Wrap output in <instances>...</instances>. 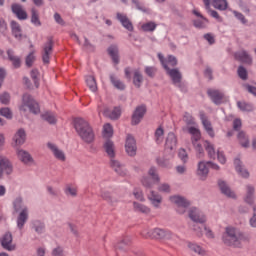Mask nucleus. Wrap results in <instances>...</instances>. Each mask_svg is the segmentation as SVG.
Here are the masks:
<instances>
[{
	"mask_svg": "<svg viewBox=\"0 0 256 256\" xmlns=\"http://www.w3.org/2000/svg\"><path fill=\"white\" fill-rule=\"evenodd\" d=\"M31 23L35 25V27H41V20H39V13L35 8L31 9Z\"/></svg>",
	"mask_w": 256,
	"mask_h": 256,
	"instance_id": "obj_46",
	"label": "nucleus"
},
{
	"mask_svg": "<svg viewBox=\"0 0 256 256\" xmlns=\"http://www.w3.org/2000/svg\"><path fill=\"white\" fill-rule=\"evenodd\" d=\"M15 213H18L16 218V225L19 231H23L27 221H29V207L25 205L23 196L16 197L12 202Z\"/></svg>",
	"mask_w": 256,
	"mask_h": 256,
	"instance_id": "obj_2",
	"label": "nucleus"
},
{
	"mask_svg": "<svg viewBox=\"0 0 256 256\" xmlns=\"http://www.w3.org/2000/svg\"><path fill=\"white\" fill-rule=\"evenodd\" d=\"M128 245H131V238L125 237L116 247L117 249H120V251H125V247H128Z\"/></svg>",
	"mask_w": 256,
	"mask_h": 256,
	"instance_id": "obj_60",
	"label": "nucleus"
},
{
	"mask_svg": "<svg viewBox=\"0 0 256 256\" xmlns=\"http://www.w3.org/2000/svg\"><path fill=\"white\" fill-rule=\"evenodd\" d=\"M33 63H35V53L30 52L25 59V65L26 67H33Z\"/></svg>",
	"mask_w": 256,
	"mask_h": 256,
	"instance_id": "obj_64",
	"label": "nucleus"
},
{
	"mask_svg": "<svg viewBox=\"0 0 256 256\" xmlns=\"http://www.w3.org/2000/svg\"><path fill=\"white\" fill-rule=\"evenodd\" d=\"M110 167L117 173V175H120L121 177H125L127 175V170L125 169V165L123 163L119 162V160L114 158H110Z\"/></svg>",
	"mask_w": 256,
	"mask_h": 256,
	"instance_id": "obj_19",
	"label": "nucleus"
},
{
	"mask_svg": "<svg viewBox=\"0 0 256 256\" xmlns=\"http://www.w3.org/2000/svg\"><path fill=\"white\" fill-rule=\"evenodd\" d=\"M30 77L34 81L35 87L39 88V70L37 69L31 70Z\"/></svg>",
	"mask_w": 256,
	"mask_h": 256,
	"instance_id": "obj_62",
	"label": "nucleus"
},
{
	"mask_svg": "<svg viewBox=\"0 0 256 256\" xmlns=\"http://www.w3.org/2000/svg\"><path fill=\"white\" fill-rule=\"evenodd\" d=\"M10 27H11L13 37H15L17 41H22L23 37L25 36L23 35V30L21 29V25L17 21L12 20L10 22Z\"/></svg>",
	"mask_w": 256,
	"mask_h": 256,
	"instance_id": "obj_22",
	"label": "nucleus"
},
{
	"mask_svg": "<svg viewBox=\"0 0 256 256\" xmlns=\"http://www.w3.org/2000/svg\"><path fill=\"white\" fill-rule=\"evenodd\" d=\"M222 241L228 247H241V242L249 241V236L234 227H226L225 233L222 235Z\"/></svg>",
	"mask_w": 256,
	"mask_h": 256,
	"instance_id": "obj_3",
	"label": "nucleus"
},
{
	"mask_svg": "<svg viewBox=\"0 0 256 256\" xmlns=\"http://www.w3.org/2000/svg\"><path fill=\"white\" fill-rule=\"evenodd\" d=\"M11 10L14 15H16L17 19L19 21H25L28 17L27 11L23 9V6L21 4L14 3L11 5Z\"/></svg>",
	"mask_w": 256,
	"mask_h": 256,
	"instance_id": "obj_21",
	"label": "nucleus"
},
{
	"mask_svg": "<svg viewBox=\"0 0 256 256\" xmlns=\"http://www.w3.org/2000/svg\"><path fill=\"white\" fill-rule=\"evenodd\" d=\"M103 136L106 137V139L113 137V126H111V124L104 125Z\"/></svg>",
	"mask_w": 256,
	"mask_h": 256,
	"instance_id": "obj_56",
	"label": "nucleus"
},
{
	"mask_svg": "<svg viewBox=\"0 0 256 256\" xmlns=\"http://www.w3.org/2000/svg\"><path fill=\"white\" fill-rule=\"evenodd\" d=\"M85 81L90 91L95 93V91H97V80H95V76H92V75L86 76Z\"/></svg>",
	"mask_w": 256,
	"mask_h": 256,
	"instance_id": "obj_43",
	"label": "nucleus"
},
{
	"mask_svg": "<svg viewBox=\"0 0 256 256\" xmlns=\"http://www.w3.org/2000/svg\"><path fill=\"white\" fill-rule=\"evenodd\" d=\"M170 201H171V203H174V205H177V207H178L177 211L180 214L185 213V209H187V207H189V205H191V202H189V200H187L183 196H171Z\"/></svg>",
	"mask_w": 256,
	"mask_h": 256,
	"instance_id": "obj_8",
	"label": "nucleus"
},
{
	"mask_svg": "<svg viewBox=\"0 0 256 256\" xmlns=\"http://www.w3.org/2000/svg\"><path fill=\"white\" fill-rule=\"evenodd\" d=\"M147 113V106L145 105H140L136 107L132 114V120L131 124L132 125H139L141 121L143 120V117H145V114Z\"/></svg>",
	"mask_w": 256,
	"mask_h": 256,
	"instance_id": "obj_10",
	"label": "nucleus"
},
{
	"mask_svg": "<svg viewBox=\"0 0 256 256\" xmlns=\"http://www.w3.org/2000/svg\"><path fill=\"white\" fill-rule=\"evenodd\" d=\"M7 55L9 61H11L12 66L14 69H20L21 68V57L15 55V51L13 49L7 50Z\"/></svg>",
	"mask_w": 256,
	"mask_h": 256,
	"instance_id": "obj_29",
	"label": "nucleus"
},
{
	"mask_svg": "<svg viewBox=\"0 0 256 256\" xmlns=\"http://www.w3.org/2000/svg\"><path fill=\"white\" fill-rule=\"evenodd\" d=\"M105 117H108L109 119H112L113 121H116V119H119L121 117V108L114 107L113 110L106 108L103 112Z\"/></svg>",
	"mask_w": 256,
	"mask_h": 256,
	"instance_id": "obj_30",
	"label": "nucleus"
},
{
	"mask_svg": "<svg viewBox=\"0 0 256 256\" xmlns=\"http://www.w3.org/2000/svg\"><path fill=\"white\" fill-rule=\"evenodd\" d=\"M231 12L233 13L234 17L240 21V23H242V25H247L248 20L247 18H245V15H243V13L237 11V10H231Z\"/></svg>",
	"mask_w": 256,
	"mask_h": 256,
	"instance_id": "obj_52",
	"label": "nucleus"
},
{
	"mask_svg": "<svg viewBox=\"0 0 256 256\" xmlns=\"http://www.w3.org/2000/svg\"><path fill=\"white\" fill-rule=\"evenodd\" d=\"M108 54L110 55L113 63H115V65H119V48H117V46H110L108 48Z\"/></svg>",
	"mask_w": 256,
	"mask_h": 256,
	"instance_id": "obj_38",
	"label": "nucleus"
},
{
	"mask_svg": "<svg viewBox=\"0 0 256 256\" xmlns=\"http://www.w3.org/2000/svg\"><path fill=\"white\" fill-rule=\"evenodd\" d=\"M133 83L137 89L141 87V83H143V75L139 70L134 71Z\"/></svg>",
	"mask_w": 256,
	"mask_h": 256,
	"instance_id": "obj_47",
	"label": "nucleus"
},
{
	"mask_svg": "<svg viewBox=\"0 0 256 256\" xmlns=\"http://www.w3.org/2000/svg\"><path fill=\"white\" fill-rule=\"evenodd\" d=\"M177 151V136L173 132H169L166 141L164 153L169 156V159L175 157V152Z\"/></svg>",
	"mask_w": 256,
	"mask_h": 256,
	"instance_id": "obj_7",
	"label": "nucleus"
},
{
	"mask_svg": "<svg viewBox=\"0 0 256 256\" xmlns=\"http://www.w3.org/2000/svg\"><path fill=\"white\" fill-rule=\"evenodd\" d=\"M27 139V134L25 133V129L20 128L13 137V141L16 145H23Z\"/></svg>",
	"mask_w": 256,
	"mask_h": 256,
	"instance_id": "obj_32",
	"label": "nucleus"
},
{
	"mask_svg": "<svg viewBox=\"0 0 256 256\" xmlns=\"http://www.w3.org/2000/svg\"><path fill=\"white\" fill-rule=\"evenodd\" d=\"M31 227L38 235H42V233H45V223L41 220H33L31 222Z\"/></svg>",
	"mask_w": 256,
	"mask_h": 256,
	"instance_id": "obj_34",
	"label": "nucleus"
},
{
	"mask_svg": "<svg viewBox=\"0 0 256 256\" xmlns=\"http://www.w3.org/2000/svg\"><path fill=\"white\" fill-rule=\"evenodd\" d=\"M0 103L2 105H9L11 103V94L9 92H2L0 94Z\"/></svg>",
	"mask_w": 256,
	"mask_h": 256,
	"instance_id": "obj_55",
	"label": "nucleus"
},
{
	"mask_svg": "<svg viewBox=\"0 0 256 256\" xmlns=\"http://www.w3.org/2000/svg\"><path fill=\"white\" fill-rule=\"evenodd\" d=\"M158 59L161 65L163 66V68L165 69L167 75H169L173 85H175V87H178L179 89H181V91H183V84L181 83V80L183 79V75L181 74L179 69L169 68V66L167 65V62H165V56H163V54L161 53H158Z\"/></svg>",
	"mask_w": 256,
	"mask_h": 256,
	"instance_id": "obj_4",
	"label": "nucleus"
},
{
	"mask_svg": "<svg viewBox=\"0 0 256 256\" xmlns=\"http://www.w3.org/2000/svg\"><path fill=\"white\" fill-rule=\"evenodd\" d=\"M47 147L53 153L55 159H58V161H65V159H66L65 152H63V150L59 149V147H57V145H55L51 142H48Z\"/></svg>",
	"mask_w": 256,
	"mask_h": 256,
	"instance_id": "obj_24",
	"label": "nucleus"
},
{
	"mask_svg": "<svg viewBox=\"0 0 256 256\" xmlns=\"http://www.w3.org/2000/svg\"><path fill=\"white\" fill-rule=\"evenodd\" d=\"M189 218L191 219V221H194L195 223H199L200 225H203V223L207 221L205 214H203V212H201L197 208H191L189 210Z\"/></svg>",
	"mask_w": 256,
	"mask_h": 256,
	"instance_id": "obj_17",
	"label": "nucleus"
},
{
	"mask_svg": "<svg viewBox=\"0 0 256 256\" xmlns=\"http://www.w3.org/2000/svg\"><path fill=\"white\" fill-rule=\"evenodd\" d=\"M245 203L253 205L255 203V186L252 184L246 185V195L244 198Z\"/></svg>",
	"mask_w": 256,
	"mask_h": 256,
	"instance_id": "obj_26",
	"label": "nucleus"
},
{
	"mask_svg": "<svg viewBox=\"0 0 256 256\" xmlns=\"http://www.w3.org/2000/svg\"><path fill=\"white\" fill-rule=\"evenodd\" d=\"M212 5L218 11H227L229 2L227 0H212Z\"/></svg>",
	"mask_w": 256,
	"mask_h": 256,
	"instance_id": "obj_37",
	"label": "nucleus"
},
{
	"mask_svg": "<svg viewBox=\"0 0 256 256\" xmlns=\"http://www.w3.org/2000/svg\"><path fill=\"white\" fill-rule=\"evenodd\" d=\"M51 53H53V38H48V41L43 46L42 52V61L45 65H48Z\"/></svg>",
	"mask_w": 256,
	"mask_h": 256,
	"instance_id": "obj_14",
	"label": "nucleus"
},
{
	"mask_svg": "<svg viewBox=\"0 0 256 256\" xmlns=\"http://www.w3.org/2000/svg\"><path fill=\"white\" fill-rule=\"evenodd\" d=\"M0 243L6 251H15V244H13V235L11 232H6L0 239Z\"/></svg>",
	"mask_w": 256,
	"mask_h": 256,
	"instance_id": "obj_15",
	"label": "nucleus"
},
{
	"mask_svg": "<svg viewBox=\"0 0 256 256\" xmlns=\"http://www.w3.org/2000/svg\"><path fill=\"white\" fill-rule=\"evenodd\" d=\"M104 149H105L108 157H110V159L115 157V144L113 143V141L107 140L104 143Z\"/></svg>",
	"mask_w": 256,
	"mask_h": 256,
	"instance_id": "obj_39",
	"label": "nucleus"
},
{
	"mask_svg": "<svg viewBox=\"0 0 256 256\" xmlns=\"http://www.w3.org/2000/svg\"><path fill=\"white\" fill-rule=\"evenodd\" d=\"M157 29V24L153 21L144 23L142 25V30L145 31L146 33H151Z\"/></svg>",
	"mask_w": 256,
	"mask_h": 256,
	"instance_id": "obj_51",
	"label": "nucleus"
},
{
	"mask_svg": "<svg viewBox=\"0 0 256 256\" xmlns=\"http://www.w3.org/2000/svg\"><path fill=\"white\" fill-rule=\"evenodd\" d=\"M234 58L240 63H246V65H251L253 63V58L249 55L247 50H240L234 53Z\"/></svg>",
	"mask_w": 256,
	"mask_h": 256,
	"instance_id": "obj_20",
	"label": "nucleus"
},
{
	"mask_svg": "<svg viewBox=\"0 0 256 256\" xmlns=\"http://www.w3.org/2000/svg\"><path fill=\"white\" fill-rule=\"evenodd\" d=\"M204 147L210 159H215V157H217V153L215 152V146L211 142L206 140L204 142Z\"/></svg>",
	"mask_w": 256,
	"mask_h": 256,
	"instance_id": "obj_40",
	"label": "nucleus"
},
{
	"mask_svg": "<svg viewBox=\"0 0 256 256\" xmlns=\"http://www.w3.org/2000/svg\"><path fill=\"white\" fill-rule=\"evenodd\" d=\"M0 169H2L6 175H11V173H13V165H11L9 158L0 156Z\"/></svg>",
	"mask_w": 256,
	"mask_h": 256,
	"instance_id": "obj_27",
	"label": "nucleus"
},
{
	"mask_svg": "<svg viewBox=\"0 0 256 256\" xmlns=\"http://www.w3.org/2000/svg\"><path fill=\"white\" fill-rule=\"evenodd\" d=\"M196 175L199 177L200 181H205L207 179L209 176V163H207V161L198 162Z\"/></svg>",
	"mask_w": 256,
	"mask_h": 256,
	"instance_id": "obj_13",
	"label": "nucleus"
},
{
	"mask_svg": "<svg viewBox=\"0 0 256 256\" xmlns=\"http://www.w3.org/2000/svg\"><path fill=\"white\" fill-rule=\"evenodd\" d=\"M142 236L145 237V239H164L166 241H173L177 237V235L173 234L171 231L163 228H154L149 231L144 230Z\"/></svg>",
	"mask_w": 256,
	"mask_h": 256,
	"instance_id": "obj_5",
	"label": "nucleus"
},
{
	"mask_svg": "<svg viewBox=\"0 0 256 256\" xmlns=\"http://www.w3.org/2000/svg\"><path fill=\"white\" fill-rule=\"evenodd\" d=\"M116 18L121 23L122 27H124V29H127V31H133V23L131 22V20H129L127 15L117 13Z\"/></svg>",
	"mask_w": 256,
	"mask_h": 256,
	"instance_id": "obj_28",
	"label": "nucleus"
},
{
	"mask_svg": "<svg viewBox=\"0 0 256 256\" xmlns=\"http://www.w3.org/2000/svg\"><path fill=\"white\" fill-rule=\"evenodd\" d=\"M147 113V106L145 105H140L136 107L132 114V120L131 124L132 125H139L141 121L143 120V117H145V114Z\"/></svg>",
	"mask_w": 256,
	"mask_h": 256,
	"instance_id": "obj_11",
	"label": "nucleus"
},
{
	"mask_svg": "<svg viewBox=\"0 0 256 256\" xmlns=\"http://www.w3.org/2000/svg\"><path fill=\"white\" fill-rule=\"evenodd\" d=\"M178 157L182 161V163H187L189 161V154H187V150H185L184 148L179 149Z\"/></svg>",
	"mask_w": 256,
	"mask_h": 256,
	"instance_id": "obj_61",
	"label": "nucleus"
},
{
	"mask_svg": "<svg viewBox=\"0 0 256 256\" xmlns=\"http://www.w3.org/2000/svg\"><path fill=\"white\" fill-rule=\"evenodd\" d=\"M27 108L29 109L30 113H33L34 115H39V113H41L39 103L33 99L31 94H24L22 96V104L20 105L19 110L25 113Z\"/></svg>",
	"mask_w": 256,
	"mask_h": 256,
	"instance_id": "obj_6",
	"label": "nucleus"
},
{
	"mask_svg": "<svg viewBox=\"0 0 256 256\" xmlns=\"http://www.w3.org/2000/svg\"><path fill=\"white\" fill-rule=\"evenodd\" d=\"M125 151L129 157H135L137 155V141L131 134H128L126 137Z\"/></svg>",
	"mask_w": 256,
	"mask_h": 256,
	"instance_id": "obj_9",
	"label": "nucleus"
},
{
	"mask_svg": "<svg viewBox=\"0 0 256 256\" xmlns=\"http://www.w3.org/2000/svg\"><path fill=\"white\" fill-rule=\"evenodd\" d=\"M148 199L152 203V205L156 208L161 205L163 201V197L161 195L153 190L150 191V194H148Z\"/></svg>",
	"mask_w": 256,
	"mask_h": 256,
	"instance_id": "obj_31",
	"label": "nucleus"
},
{
	"mask_svg": "<svg viewBox=\"0 0 256 256\" xmlns=\"http://www.w3.org/2000/svg\"><path fill=\"white\" fill-rule=\"evenodd\" d=\"M201 123L206 131V133L209 135V137H215V131L213 130V125L211 124V121L207 118V115H205V112L200 111L199 113Z\"/></svg>",
	"mask_w": 256,
	"mask_h": 256,
	"instance_id": "obj_18",
	"label": "nucleus"
},
{
	"mask_svg": "<svg viewBox=\"0 0 256 256\" xmlns=\"http://www.w3.org/2000/svg\"><path fill=\"white\" fill-rule=\"evenodd\" d=\"M238 140L240 145H242V147L247 148L249 147V137H247V135L245 134V132L240 131L238 133Z\"/></svg>",
	"mask_w": 256,
	"mask_h": 256,
	"instance_id": "obj_48",
	"label": "nucleus"
},
{
	"mask_svg": "<svg viewBox=\"0 0 256 256\" xmlns=\"http://www.w3.org/2000/svg\"><path fill=\"white\" fill-rule=\"evenodd\" d=\"M234 167L239 175L241 177H244V179H247L249 177V172L246 169H243V165L241 164V160L239 158H236L234 160Z\"/></svg>",
	"mask_w": 256,
	"mask_h": 256,
	"instance_id": "obj_35",
	"label": "nucleus"
},
{
	"mask_svg": "<svg viewBox=\"0 0 256 256\" xmlns=\"http://www.w3.org/2000/svg\"><path fill=\"white\" fill-rule=\"evenodd\" d=\"M74 129L84 143L91 145V143L95 141V132L87 120L83 118H75Z\"/></svg>",
	"mask_w": 256,
	"mask_h": 256,
	"instance_id": "obj_1",
	"label": "nucleus"
},
{
	"mask_svg": "<svg viewBox=\"0 0 256 256\" xmlns=\"http://www.w3.org/2000/svg\"><path fill=\"white\" fill-rule=\"evenodd\" d=\"M237 107L238 109H240V111H247V112L253 111V104L251 103L238 101Z\"/></svg>",
	"mask_w": 256,
	"mask_h": 256,
	"instance_id": "obj_50",
	"label": "nucleus"
},
{
	"mask_svg": "<svg viewBox=\"0 0 256 256\" xmlns=\"http://www.w3.org/2000/svg\"><path fill=\"white\" fill-rule=\"evenodd\" d=\"M17 157H18L19 161H21V163H23L24 165H29L31 163H35L33 156H31V154L29 152H27L26 150H23V149L18 150Z\"/></svg>",
	"mask_w": 256,
	"mask_h": 256,
	"instance_id": "obj_23",
	"label": "nucleus"
},
{
	"mask_svg": "<svg viewBox=\"0 0 256 256\" xmlns=\"http://www.w3.org/2000/svg\"><path fill=\"white\" fill-rule=\"evenodd\" d=\"M164 133H165V131L161 127L156 129V131H155V141H156L157 145H160V143H163Z\"/></svg>",
	"mask_w": 256,
	"mask_h": 256,
	"instance_id": "obj_58",
	"label": "nucleus"
},
{
	"mask_svg": "<svg viewBox=\"0 0 256 256\" xmlns=\"http://www.w3.org/2000/svg\"><path fill=\"white\" fill-rule=\"evenodd\" d=\"M188 132L190 133V135H192L191 137L192 145H195V143H197L199 139H201V131H199V129L195 127H190L188 128Z\"/></svg>",
	"mask_w": 256,
	"mask_h": 256,
	"instance_id": "obj_41",
	"label": "nucleus"
},
{
	"mask_svg": "<svg viewBox=\"0 0 256 256\" xmlns=\"http://www.w3.org/2000/svg\"><path fill=\"white\" fill-rule=\"evenodd\" d=\"M146 75L153 79L157 75V68L155 66H146L144 69Z\"/></svg>",
	"mask_w": 256,
	"mask_h": 256,
	"instance_id": "obj_63",
	"label": "nucleus"
},
{
	"mask_svg": "<svg viewBox=\"0 0 256 256\" xmlns=\"http://www.w3.org/2000/svg\"><path fill=\"white\" fill-rule=\"evenodd\" d=\"M0 115L2 117H5V119H13V112L11 111V108H9V107L1 108Z\"/></svg>",
	"mask_w": 256,
	"mask_h": 256,
	"instance_id": "obj_59",
	"label": "nucleus"
},
{
	"mask_svg": "<svg viewBox=\"0 0 256 256\" xmlns=\"http://www.w3.org/2000/svg\"><path fill=\"white\" fill-rule=\"evenodd\" d=\"M133 207H134V211L136 213H151V209H149V207L139 203V202H134L133 203Z\"/></svg>",
	"mask_w": 256,
	"mask_h": 256,
	"instance_id": "obj_44",
	"label": "nucleus"
},
{
	"mask_svg": "<svg viewBox=\"0 0 256 256\" xmlns=\"http://www.w3.org/2000/svg\"><path fill=\"white\" fill-rule=\"evenodd\" d=\"M218 187L220 189V193H222V195H225V197H228V199H237V195L233 190H231V187L229 186V184H227L226 181L219 179Z\"/></svg>",
	"mask_w": 256,
	"mask_h": 256,
	"instance_id": "obj_12",
	"label": "nucleus"
},
{
	"mask_svg": "<svg viewBox=\"0 0 256 256\" xmlns=\"http://www.w3.org/2000/svg\"><path fill=\"white\" fill-rule=\"evenodd\" d=\"M110 81L116 89H119V91H125V84L119 80L115 74H110Z\"/></svg>",
	"mask_w": 256,
	"mask_h": 256,
	"instance_id": "obj_42",
	"label": "nucleus"
},
{
	"mask_svg": "<svg viewBox=\"0 0 256 256\" xmlns=\"http://www.w3.org/2000/svg\"><path fill=\"white\" fill-rule=\"evenodd\" d=\"M237 74L242 81H247V79H249V73L247 72V69L245 68V66H239L237 70Z\"/></svg>",
	"mask_w": 256,
	"mask_h": 256,
	"instance_id": "obj_49",
	"label": "nucleus"
},
{
	"mask_svg": "<svg viewBox=\"0 0 256 256\" xmlns=\"http://www.w3.org/2000/svg\"><path fill=\"white\" fill-rule=\"evenodd\" d=\"M171 159L173 158H169V154L165 153L164 157H159L156 159L157 165H159V167H163L164 169H170L171 167Z\"/></svg>",
	"mask_w": 256,
	"mask_h": 256,
	"instance_id": "obj_36",
	"label": "nucleus"
},
{
	"mask_svg": "<svg viewBox=\"0 0 256 256\" xmlns=\"http://www.w3.org/2000/svg\"><path fill=\"white\" fill-rule=\"evenodd\" d=\"M64 193L67 197H77V188L72 185H67L64 189Z\"/></svg>",
	"mask_w": 256,
	"mask_h": 256,
	"instance_id": "obj_53",
	"label": "nucleus"
},
{
	"mask_svg": "<svg viewBox=\"0 0 256 256\" xmlns=\"http://www.w3.org/2000/svg\"><path fill=\"white\" fill-rule=\"evenodd\" d=\"M148 175L151 176L153 183H159V181H161V178H159V174H157V168H155V166H152L149 169Z\"/></svg>",
	"mask_w": 256,
	"mask_h": 256,
	"instance_id": "obj_54",
	"label": "nucleus"
},
{
	"mask_svg": "<svg viewBox=\"0 0 256 256\" xmlns=\"http://www.w3.org/2000/svg\"><path fill=\"white\" fill-rule=\"evenodd\" d=\"M42 119L47 121V123H50V125H55V123H57V117L53 112H45L42 114Z\"/></svg>",
	"mask_w": 256,
	"mask_h": 256,
	"instance_id": "obj_45",
	"label": "nucleus"
},
{
	"mask_svg": "<svg viewBox=\"0 0 256 256\" xmlns=\"http://www.w3.org/2000/svg\"><path fill=\"white\" fill-rule=\"evenodd\" d=\"M192 13L196 17H200V19H202V20H200V19L194 20L193 21L194 27H196V29H205L207 27L206 23H209V20H207V18L202 16L201 13L197 10H193Z\"/></svg>",
	"mask_w": 256,
	"mask_h": 256,
	"instance_id": "obj_25",
	"label": "nucleus"
},
{
	"mask_svg": "<svg viewBox=\"0 0 256 256\" xmlns=\"http://www.w3.org/2000/svg\"><path fill=\"white\" fill-rule=\"evenodd\" d=\"M187 247L190 249L193 253H196V255L205 256L207 255V252L205 249H203L200 245L193 242H187Z\"/></svg>",
	"mask_w": 256,
	"mask_h": 256,
	"instance_id": "obj_33",
	"label": "nucleus"
},
{
	"mask_svg": "<svg viewBox=\"0 0 256 256\" xmlns=\"http://www.w3.org/2000/svg\"><path fill=\"white\" fill-rule=\"evenodd\" d=\"M207 95L210 97L214 105H221L223 99H225V94L217 89H208Z\"/></svg>",
	"mask_w": 256,
	"mask_h": 256,
	"instance_id": "obj_16",
	"label": "nucleus"
},
{
	"mask_svg": "<svg viewBox=\"0 0 256 256\" xmlns=\"http://www.w3.org/2000/svg\"><path fill=\"white\" fill-rule=\"evenodd\" d=\"M83 49H85V51H88V53H93L95 52V45H93L87 37H84Z\"/></svg>",
	"mask_w": 256,
	"mask_h": 256,
	"instance_id": "obj_57",
	"label": "nucleus"
}]
</instances>
